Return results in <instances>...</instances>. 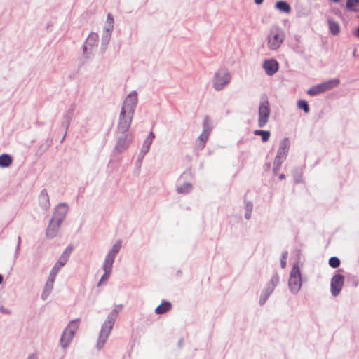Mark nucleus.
Listing matches in <instances>:
<instances>
[{"label": "nucleus", "mask_w": 359, "mask_h": 359, "mask_svg": "<svg viewBox=\"0 0 359 359\" xmlns=\"http://www.w3.org/2000/svg\"><path fill=\"white\" fill-rule=\"evenodd\" d=\"M118 311L116 309L112 312H111L107 317V320L102 325L97 343V347L98 349H100L105 344L113 327Z\"/></svg>", "instance_id": "obj_1"}, {"label": "nucleus", "mask_w": 359, "mask_h": 359, "mask_svg": "<svg viewBox=\"0 0 359 359\" xmlns=\"http://www.w3.org/2000/svg\"><path fill=\"white\" fill-rule=\"evenodd\" d=\"M285 39L283 30L278 27L273 26L269 31L267 37V47L272 50L278 49Z\"/></svg>", "instance_id": "obj_2"}, {"label": "nucleus", "mask_w": 359, "mask_h": 359, "mask_svg": "<svg viewBox=\"0 0 359 359\" xmlns=\"http://www.w3.org/2000/svg\"><path fill=\"white\" fill-rule=\"evenodd\" d=\"M231 76L225 69H220L215 72L212 79V86L217 91L223 90L230 82Z\"/></svg>", "instance_id": "obj_3"}, {"label": "nucleus", "mask_w": 359, "mask_h": 359, "mask_svg": "<svg viewBox=\"0 0 359 359\" xmlns=\"http://www.w3.org/2000/svg\"><path fill=\"white\" fill-rule=\"evenodd\" d=\"M289 287L290 290L296 293L297 292L302 285L301 274L299 265L297 264H294L292 271L290 272L289 278Z\"/></svg>", "instance_id": "obj_4"}, {"label": "nucleus", "mask_w": 359, "mask_h": 359, "mask_svg": "<svg viewBox=\"0 0 359 359\" xmlns=\"http://www.w3.org/2000/svg\"><path fill=\"white\" fill-rule=\"evenodd\" d=\"M79 320H72L64 331L60 343L63 348L67 347L72 339V337L79 327Z\"/></svg>", "instance_id": "obj_5"}, {"label": "nucleus", "mask_w": 359, "mask_h": 359, "mask_svg": "<svg viewBox=\"0 0 359 359\" xmlns=\"http://www.w3.org/2000/svg\"><path fill=\"white\" fill-rule=\"evenodd\" d=\"M98 34L96 32H91L87 37L83 46V54L88 57L93 55L96 50L98 46Z\"/></svg>", "instance_id": "obj_6"}, {"label": "nucleus", "mask_w": 359, "mask_h": 359, "mask_svg": "<svg viewBox=\"0 0 359 359\" xmlns=\"http://www.w3.org/2000/svg\"><path fill=\"white\" fill-rule=\"evenodd\" d=\"M271 114L270 105L266 97L259 103V118L258 125L259 127H264L268 122Z\"/></svg>", "instance_id": "obj_7"}, {"label": "nucleus", "mask_w": 359, "mask_h": 359, "mask_svg": "<svg viewBox=\"0 0 359 359\" xmlns=\"http://www.w3.org/2000/svg\"><path fill=\"white\" fill-rule=\"evenodd\" d=\"M137 102L136 93H130L125 99L121 111L123 114H129L133 115L135 107Z\"/></svg>", "instance_id": "obj_8"}, {"label": "nucleus", "mask_w": 359, "mask_h": 359, "mask_svg": "<svg viewBox=\"0 0 359 359\" xmlns=\"http://www.w3.org/2000/svg\"><path fill=\"white\" fill-rule=\"evenodd\" d=\"M62 266H60V264H59L57 262L55 264V265L54 266V267L53 268V269L49 275L48 281L46 284L44 291L42 294V298L43 299H45L48 297V295L50 294V292H51L56 275Z\"/></svg>", "instance_id": "obj_9"}, {"label": "nucleus", "mask_w": 359, "mask_h": 359, "mask_svg": "<svg viewBox=\"0 0 359 359\" xmlns=\"http://www.w3.org/2000/svg\"><path fill=\"white\" fill-rule=\"evenodd\" d=\"M289 149V141L287 139L283 140L280 145L279 149L278 151L276 160L274 162V165L276 166V169H278V168L280 166L281 160L285 158Z\"/></svg>", "instance_id": "obj_10"}, {"label": "nucleus", "mask_w": 359, "mask_h": 359, "mask_svg": "<svg viewBox=\"0 0 359 359\" xmlns=\"http://www.w3.org/2000/svg\"><path fill=\"white\" fill-rule=\"evenodd\" d=\"M133 115L129 114H123V111H121L117 126V129L120 133H124L128 130L133 119Z\"/></svg>", "instance_id": "obj_11"}, {"label": "nucleus", "mask_w": 359, "mask_h": 359, "mask_svg": "<svg viewBox=\"0 0 359 359\" xmlns=\"http://www.w3.org/2000/svg\"><path fill=\"white\" fill-rule=\"evenodd\" d=\"M113 28H114V18L111 16V15L109 13L107 15V18L106 20V25L104 28V34H103L102 39V43L104 45H106L109 42Z\"/></svg>", "instance_id": "obj_12"}, {"label": "nucleus", "mask_w": 359, "mask_h": 359, "mask_svg": "<svg viewBox=\"0 0 359 359\" xmlns=\"http://www.w3.org/2000/svg\"><path fill=\"white\" fill-rule=\"evenodd\" d=\"M68 207L66 204H59L55 208V211L54 212L52 219L61 224L63 219H65Z\"/></svg>", "instance_id": "obj_13"}, {"label": "nucleus", "mask_w": 359, "mask_h": 359, "mask_svg": "<svg viewBox=\"0 0 359 359\" xmlns=\"http://www.w3.org/2000/svg\"><path fill=\"white\" fill-rule=\"evenodd\" d=\"M343 283H344L343 276L337 274V275H335L332 278V282H331V291H332V294L334 296H337L339 293V292L342 287Z\"/></svg>", "instance_id": "obj_14"}, {"label": "nucleus", "mask_w": 359, "mask_h": 359, "mask_svg": "<svg viewBox=\"0 0 359 359\" xmlns=\"http://www.w3.org/2000/svg\"><path fill=\"white\" fill-rule=\"evenodd\" d=\"M114 258L115 257L109 254L107 255L104 263L103 264L104 274L102 276L100 283L106 280L109 278L111 271V267L114 261Z\"/></svg>", "instance_id": "obj_15"}, {"label": "nucleus", "mask_w": 359, "mask_h": 359, "mask_svg": "<svg viewBox=\"0 0 359 359\" xmlns=\"http://www.w3.org/2000/svg\"><path fill=\"white\" fill-rule=\"evenodd\" d=\"M263 67L268 75L272 76L278 71V63L274 59L267 60L264 62Z\"/></svg>", "instance_id": "obj_16"}, {"label": "nucleus", "mask_w": 359, "mask_h": 359, "mask_svg": "<svg viewBox=\"0 0 359 359\" xmlns=\"http://www.w3.org/2000/svg\"><path fill=\"white\" fill-rule=\"evenodd\" d=\"M208 118H205L204 121V129L203 132L201 134L198 140V146L201 148H203L205 146V144L208 138L210 127L208 125Z\"/></svg>", "instance_id": "obj_17"}, {"label": "nucleus", "mask_w": 359, "mask_h": 359, "mask_svg": "<svg viewBox=\"0 0 359 359\" xmlns=\"http://www.w3.org/2000/svg\"><path fill=\"white\" fill-rule=\"evenodd\" d=\"M131 141L132 135L130 134L125 135L118 139L116 149L119 152L124 151L130 145Z\"/></svg>", "instance_id": "obj_18"}, {"label": "nucleus", "mask_w": 359, "mask_h": 359, "mask_svg": "<svg viewBox=\"0 0 359 359\" xmlns=\"http://www.w3.org/2000/svg\"><path fill=\"white\" fill-rule=\"evenodd\" d=\"M60 224V223L51 219L46 231L47 237L53 238L55 236L59 230Z\"/></svg>", "instance_id": "obj_19"}, {"label": "nucleus", "mask_w": 359, "mask_h": 359, "mask_svg": "<svg viewBox=\"0 0 359 359\" xmlns=\"http://www.w3.org/2000/svg\"><path fill=\"white\" fill-rule=\"evenodd\" d=\"M339 79L336 78L321 83L320 85L323 92H325L337 87L339 84Z\"/></svg>", "instance_id": "obj_20"}, {"label": "nucleus", "mask_w": 359, "mask_h": 359, "mask_svg": "<svg viewBox=\"0 0 359 359\" xmlns=\"http://www.w3.org/2000/svg\"><path fill=\"white\" fill-rule=\"evenodd\" d=\"M345 9L349 12H359V0H347L345 4Z\"/></svg>", "instance_id": "obj_21"}, {"label": "nucleus", "mask_w": 359, "mask_h": 359, "mask_svg": "<svg viewBox=\"0 0 359 359\" xmlns=\"http://www.w3.org/2000/svg\"><path fill=\"white\" fill-rule=\"evenodd\" d=\"M329 28L331 33L334 35H337L340 32L339 24L332 18L328 19Z\"/></svg>", "instance_id": "obj_22"}, {"label": "nucleus", "mask_w": 359, "mask_h": 359, "mask_svg": "<svg viewBox=\"0 0 359 359\" xmlns=\"http://www.w3.org/2000/svg\"><path fill=\"white\" fill-rule=\"evenodd\" d=\"M72 248L71 247H67L64 253L59 258L57 263L60 264V266H64L65 263L67 262L69 256L72 252Z\"/></svg>", "instance_id": "obj_23"}, {"label": "nucleus", "mask_w": 359, "mask_h": 359, "mask_svg": "<svg viewBox=\"0 0 359 359\" xmlns=\"http://www.w3.org/2000/svg\"><path fill=\"white\" fill-rule=\"evenodd\" d=\"M276 8L280 11H283L284 13H288L291 11L290 6L284 1H280L276 2Z\"/></svg>", "instance_id": "obj_24"}, {"label": "nucleus", "mask_w": 359, "mask_h": 359, "mask_svg": "<svg viewBox=\"0 0 359 359\" xmlns=\"http://www.w3.org/2000/svg\"><path fill=\"white\" fill-rule=\"evenodd\" d=\"M12 163V158L8 154H2L0 156V167L6 168Z\"/></svg>", "instance_id": "obj_25"}, {"label": "nucleus", "mask_w": 359, "mask_h": 359, "mask_svg": "<svg viewBox=\"0 0 359 359\" xmlns=\"http://www.w3.org/2000/svg\"><path fill=\"white\" fill-rule=\"evenodd\" d=\"M171 308V304L168 302H165L162 303L161 305L156 307L155 311L158 314L164 313L165 312L169 311Z\"/></svg>", "instance_id": "obj_26"}, {"label": "nucleus", "mask_w": 359, "mask_h": 359, "mask_svg": "<svg viewBox=\"0 0 359 359\" xmlns=\"http://www.w3.org/2000/svg\"><path fill=\"white\" fill-rule=\"evenodd\" d=\"M254 134L261 135L263 142L268 141L270 137V132L267 130H256L254 131Z\"/></svg>", "instance_id": "obj_27"}, {"label": "nucleus", "mask_w": 359, "mask_h": 359, "mask_svg": "<svg viewBox=\"0 0 359 359\" xmlns=\"http://www.w3.org/2000/svg\"><path fill=\"white\" fill-rule=\"evenodd\" d=\"M321 93H323V90L322 89L320 83L313 86L307 91V93L310 95H316Z\"/></svg>", "instance_id": "obj_28"}, {"label": "nucleus", "mask_w": 359, "mask_h": 359, "mask_svg": "<svg viewBox=\"0 0 359 359\" xmlns=\"http://www.w3.org/2000/svg\"><path fill=\"white\" fill-rule=\"evenodd\" d=\"M121 248V241H118L113 245L111 250L109 251V252L108 254H109L114 257H116V254L119 252Z\"/></svg>", "instance_id": "obj_29"}, {"label": "nucleus", "mask_w": 359, "mask_h": 359, "mask_svg": "<svg viewBox=\"0 0 359 359\" xmlns=\"http://www.w3.org/2000/svg\"><path fill=\"white\" fill-rule=\"evenodd\" d=\"M297 104H298V107L299 109H303L304 111V112L308 113L309 111V107L306 101L301 100L298 102Z\"/></svg>", "instance_id": "obj_30"}, {"label": "nucleus", "mask_w": 359, "mask_h": 359, "mask_svg": "<svg viewBox=\"0 0 359 359\" xmlns=\"http://www.w3.org/2000/svg\"><path fill=\"white\" fill-rule=\"evenodd\" d=\"M151 143H152L151 140L146 138L143 143V145H142V152H143L144 154H146L149 151Z\"/></svg>", "instance_id": "obj_31"}, {"label": "nucleus", "mask_w": 359, "mask_h": 359, "mask_svg": "<svg viewBox=\"0 0 359 359\" xmlns=\"http://www.w3.org/2000/svg\"><path fill=\"white\" fill-rule=\"evenodd\" d=\"M329 264L332 268H337V267H338L339 266L340 261H339V259L337 257H332L329 260Z\"/></svg>", "instance_id": "obj_32"}, {"label": "nucleus", "mask_w": 359, "mask_h": 359, "mask_svg": "<svg viewBox=\"0 0 359 359\" xmlns=\"http://www.w3.org/2000/svg\"><path fill=\"white\" fill-rule=\"evenodd\" d=\"M191 189V184H185L182 187H179L177 188V191L180 193H186L188 192Z\"/></svg>", "instance_id": "obj_33"}, {"label": "nucleus", "mask_w": 359, "mask_h": 359, "mask_svg": "<svg viewBox=\"0 0 359 359\" xmlns=\"http://www.w3.org/2000/svg\"><path fill=\"white\" fill-rule=\"evenodd\" d=\"M245 208H246V211H247L246 215H245V218L248 219L250 216V212L252 210V205L251 203H247Z\"/></svg>", "instance_id": "obj_34"}, {"label": "nucleus", "mask_w": 359, "mask_h": 359, "mask_svg": "<svg viewBox=\"0 0 359 359\" xmlns=\"http://www.w3.org/2000/svg\"><path fill=\"white\" fill-rule=\"evenodd\" d=\"M287 252H285L282 255L281 259V267L285 268L286 266V259H287Z\"/></svg>", "instance_id": "obj_35"}, {"label": "nucleus", "mask_w": 359, "mask_h": 359, "mask_svg": "<svg viewBox=\"0 0 359 359\" xmlns=\"http://www.w3.org/2000/svg\"><path fill=\"white\" fill-rule=\"evenodd\" d=\"M41 198L45 201L46 202V204H45V208L46 209H48L50 207V203H49V201H48V196L47 194H43L41 196Z\"/></svg>", "instance_id": "obj_36"}, {"label": "nucleus", "mask_w": 359, "mask_h": 359, "mask_svg": "<svg viewBox=\"0 0 359 359\" xmlns=\"http://www.w3.org/2000/svg\"><path fill=\"white\" fill-rule=\"evenodd\" d=\"M272 291V289L269 291L266 294H265L260 299V304H262L265 302V301L266 300L268 296L269 295V294Z\"/></svg>", "instance_id": "obj_37"}, {"label": "nucleus", "mask_w": 359, "mask_h": 359, "mask_svg": "<svg viewBox=\"0 0 359 359\" xmlns=\"http://www.w3.org/2000/svg\"><path fill=\"white\" fill-rule=\"evenodd\" d=\"M154 137H155V135H154V133L153 132H150L147 138L150 140H151V141H153V139Z\"/></svg>", "instance_id": "obj_38"}, {"label": "nucleus", "mask_w": 359, "mask_h": 359, "mask_svg": "<svg viewBox=\"0 0 359 359\" xmlns=\"http://www.w3.org/2000/svg\"><path fill=\"white\" fill-rule=\"evenodd\" d=\"M278 278L277 276H274L272 279H271V281L273 283V285H275L276 283H278Z\"/></svg>", "instance_id": "obj_39"}, {"label": "nucleus", "mask_w": 359, "mask_h": 359, "mask_svg": "<svg viewBox=\"0 0 359 359\" xmlns=\"http://www.w3.org/2000/svg\"><path fill=\"white\" fill-rule=\"evenodd\" d=\"M21 238L20 236L18 238L17 250H19L20 245Z\"/></svg>", "instance_id": "obj_40"}, {"label": "nucleus", "mask_w": 359, "mask_h": 359, "mask_svg": "<svg viewBox=\"0 0 359 359\" xmlns=\"http://www.w3.org/2000/svg\"><path fill=\"white\" fill-rule=\"evenodd\" d=\"M27 359H37V356L35 354H32Z\"/></svg>", "instance_id": "obj_41"}, {"label": "nucleus", "mask_w": 359, "mask_h": 359, "mask_svg": "<svg viewBox=\"0 0 359 359\" xmlns=\"http://www.w3.org/2000/svg\"><path fill=\"white\" fill-rule=\"evenodd\" d=\"M264 0H255L256 4H261Z\"/></svg>", "instance_id": "obj_42"}, {"label": "nucleus", "mask_w": 359, "mask_h": 359, "mask_svg": "<svg viewBox=\"0 0 359 359\" xmlns=\"http://www.w3.org/2000/svg\"><path fill=\"white\" fill-rule=\"evenodd\" d=\"M284 177H285V176H284V175H283V174H282V175H280V177H279V178H280V180L284 179Z\"/></svg>", "instance_id": "obj_43"}, {"label": "nucleus", "mask_w": 359, "mask_h": 359, "mask_svg": "<svg viewBox=\"0 0 359 359\" xmlns=\"http://www.w3.org/2000/svg\"><path fill=\"white\" fill-rule=\"evenodd\" d=\"M2 280H3V278H2V276L0 275V284L2 283Z\"/></svg>", "instance_id": "obj_44"}]
</instances>
